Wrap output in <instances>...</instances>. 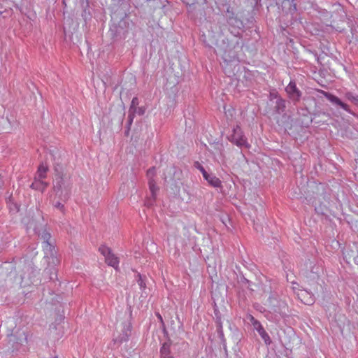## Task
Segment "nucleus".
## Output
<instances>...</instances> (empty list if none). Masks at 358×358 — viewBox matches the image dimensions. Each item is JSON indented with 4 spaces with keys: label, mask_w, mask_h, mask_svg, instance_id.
Segmentation results:
<instances>
[{
    "label": "nucleus",
    "mask_w": 358,
    "mask_h": 358,
    "mask_svg": "<svg viewBox=\"0 0 358 358\" xmlns=\"http://www.w3.org/2000/svg\"><path fill=\"white\" fill-rule=\"evenodd\" d=\"M43 247L45 249H48V248L51 249V248H52L51 245L48 241H44V246Z\"/></svg>",
    "instance_id": "obj_25"
},
{
    "label": "nucleus",
    "mask_w": 358,
    "mask_h": 358,
    "mask_svg": "<svg viewBox=\"0 0 358 358\" xmlns=\"http://www.w3.org/2000/svg\"><path fill=\"white\" fill-rule=\"evenodd\" d=\"M50 238V234L49 233H45V234L43 235V238L45 240H48Z\"/></svg>",
    "instance_id": "obj_27"
},
{
    "label": "nucleus",
    "mask_w": 358,
    "mask_h": 358,
    "mask_svg": "<svg viewBox=\"0 0 358 358\" xmlns=\"http://www.w3.org/2000/svg\"><path fill=\"white\" fill-rule=\"evenodd\" d=\"M230 141L238 146L248 147L247 140L245 138L241 127L237 125L233 129V134L230 136Z\"/></svg>",
    "instance_id": "obj_2"
},
{
    "label": "nucleus",
    "mask_w": 358,
    "mask_h": 358,
    "mask_svg": "<svg viewBox=\"0 0 358 358\" xmlns=\"http://www.w3.org/2000/svg\"><path fill=\"white\" fill-rule=\"evenodd\" d=\"M8 280L13 284L21 285L22 282V277L15 269H13L9 273Z\"/></svg>",
    "instance_id": "obj_7"
},
{
    "label": "nucleus",
    "mask_w": 358,
    "mask_h": 358,
    "mask_svg": "<svg viewBox=\"0 0 358 358\" xmlns=\"http://www.w3.org/2000/svg\"><path fill=\"white\" fill-rule=\"evenodd\" d=\"M336 11L338 14H341V15H344L345 14V12H344V10L342 7L341 6H338V8L336 9Z\"/></svg>",
    "instance_id": "obj_24"
},
{
    "label": "nucleus",
    "mask_w": 358,
    "mask_h": 358,
    "mask_svg": "<svg viewBox=\"0 0 358 358\" xmlns=\"http://www.w3.org/2000/svg\"><path fill=\"white\" fill-rule=\"evenodd\" d=\"M321 93L331 103L341 106L348 112L350 111L349 106L346 103L342 102L337 96L324 91H321Z\"/></svg>",
    "instance_id": "obj_6"
},
{
    "label": "nucleus",
    "mask_w": 358,
    "mask_h": 358,
    "mask_svg": "<svg viewBox=\"0 0 358 358\" xmlns=\"http://www.w3.org/2000/svg\"><path fill=\"white\" fill-rule=\"evenodd\" d=\"M160 353L163 358H172L171 356L170 344L164 343L160 349Z\"/></svg>",
    "instance_id": "obj_11"
},
{
    "label": "nucleus",
    "mask_w": 358,
    "mask_h": 358,
    "mask_svg": "<svg viewBox=\"0 0 358 358\" xmlns=\"http://www.w3.org/2000/svg\"><path fill=\"white\" fill-rule=\"evenodd\" d=\"M345 97L355 103H358V97L354 96L351 92L345 94Z\"/></svg>",
    "instance_id": "obj_18"
},
{
    "label": "nucleus",
    "mask_w": 358,
    "mask_h": 358,
    "mask_svg": "<svg viewBox=\"0 0 358 358\" xmlns=\"http://www.w3.org/2000/svg\"><path fill=\"white\" fill-rule=\"evenodd\" d=\"M218 332L220 334V338L222 339L223 337H224V334H223V332H222V326L221 325L220 326Z\"/></svg>",
    "instance_id": "obj_26"
},
{
    "label": "nucleus",
    "mask_w": 358,
    "mask_h": 358,
    "mask_svg": "<svg viewBox=\"0 0 358 358\" xmlns=\"http://www.w3.org/2000/svg\"><path fill=\"white\" fill-rule=\"evenodd\" d=\"M136 278H138V283L139 285L140 289H145L147 288V287H146L144 280L142 278V276L139 273H138L136 275Z\"/></svg>",
    "instance_id": "obj_15"
},
{
    "label": "nucleus",
    "mask_w": 358,
    "mask_h": 358,
    "mask_svg": "<svg viewBox=\"0 0 358 358\" xmlns=\"http://www.w3.org/2000/svg\"><path fill=\"white\" fill-rule=\"evenodd\" d=\"M296 296L305 305L310 306L315 301L313 292H297Z\"/></svg>",
    "instance_id": "obj_4"
},
{
    "label": "nucleus",
    "mask_w": 358,
    "mask_h": 358,
    "mask_svg": "<svg viewBox=\"0 0 358 358\" xmlns=\"http://www.w3.org/2000/svg\"><path fill=\"white\" fill-rule=\"evenodd\" d=\"M136 99H137L136 98H134L132 100V103H134Z\"/></svg>",
    "instance_id": "obj_28"
},
{
    "label": "nucleus",
    "mask_w": 358,
    "mask_h": 358,
    "mask_svg": "<svg viewBox=\"0 0 358 358\" xmlns=\"http://www.w3.org/2000/svg\"><path fill=\"white\" fill-rule=\"evenodd\" d=\"M156 175V169L155 167H152L149 169L147 171V176L149 178V187L151 192L152 196L154 199L156 196L157 192L158 191V187L156 185V182L154 180L153 178Z\"/></svg>",
    "instance_id": "obj_3"
},
{
    "label": "nucleus",
    "mask_w": 358,
    "mask_h": 358,
    "mask_svg": "<svg viewBox=\"0 0 358 358\" xmlns=\"http://www.w3.org/2000/svg\"><path fill=\"white\" fill-rule=\"evenodd\" d=\"M213 294L212 296V299L213 300L214 303V307H215V313L217 315V305H216V300L217 299L218 294L220 292H213Z\"/></svg>",
    "instance_id": "obj_20"
},
{
    "label": "nucleus",
    "mask_w": 358,
    "mask_h": 358,
    "mask_svg": "<svg viewBox=\"0 0 358 358\" xmlns=\"http://www.w3.org/2000/svg\"><path fill=\"white\" fill-rule=\"evenodd\" d=\"M8 336H9L10 338V341H12V342H16V343H19L20 344H22L23 343H27V336L25 334V333L23 331L22 332V338H20L18 339H16L15 338V336L14 335H13V334H8Z\"/></svg>",
    "instance_id": "obj_12"
},
{
    "label": "nucleus",
    "mask_w": 358,
    "mask_h": 358,
    "mask_svg": "<svg viewBox=\"0 0 358 358\" xmlns=\"http://www.w3.org/2000/svg\"><path fill=\"white\" fill-rule=\"evenodd\" d=\"M156 315H157V318L159 319L160 323L162 324V326L164 328L165 324H164V322L162 315L159 313H156Z\"/></svg>",
    "instance_id": "obj_23"
},
{
    "label": "nucleus",
    "mask_w": 358,
    "mask_h": 358,
    "mask_svg": "<svg viewBox=\"0 0 358 358\" xmlns=\"http://www.w3.org/2000/svg\"><path fill=\"white\" fill-rule=\"evenodd\" d=\"M198 169L201 172L203 177L204 178H205V177H206L208 175V173L206 172V171L205 170V169L203 166H199Z\"/></svg>",
    "instance_id": "obj_22"
},
{
    "label": "nucleus",
    "mask_w": 358,
    "mask_h": 358,
    "mask_svg": "<svg viewBox=\"0 0 358 358\" xmlns=\"http://www.w3.org/2000/svg\"><path fill=\"white\" fill-rule=\"evenodd\" d=\"M131 325L130 323H128L127 324L125 325L124 327V330H125V338H124V340L127 341L129 338V334L127 333V331H131Z\"/></svg>",
    "instance_id": "obj_21"
},
{
    "label": "nucleus",
    "mask_w": 358,
    "mask_h": 358,
    "mask_svg": "<svg viewBox=\"0 0 358 358\" xmlns=\"http://www.w3.org/2000/svg\"><path fill=\"white\" fill-rule=\"evenodd\" d=\"M289 97L293 100L298 101L301 96L300 91L296 88L294 82H290L285 89Z\"/></svg>",
    "instance_id": "obj_5"
},
{
    "label": "nucleus",
    "mask_w": 358,
    "mask_h": 358,
    "mask_svg": "<svg viewBox=\"0 0 358 358\" xmlns=\"http://www.w3.org/2000/svg\"><path fill=\"white\" fill-rule=\"evenodd\" d=\"M205 180H206L210 185L214 187H222L221 180L213 175L208 174L206 177H205Z\"/></svg>",
    "instance_id": "obj_10"
},
{
    "label": "nucleus",
    "mask_w": 358,
    "mask_h": 358,
    "mask_svg": "<svg viewBox=\"0 0 358 358\" xmlns=\"http://www.w3.org/2000/svg\"><path fill=\"white\" fill-rule=\"evenodd\" d=\"M255 329L259 333L266 345H269L271 343V339L269 335L265 331L261 323L257 325Z\"/></svg>",
    "instance_id": "obj_8"
},
{
    "label": "nucleus",
    "mask_w": 358,
    "mask_h": 358,
    "mask_svg": "<svg viewBox=\"0 0 358 358\" xmlns=\"http://www.w3.org/2000/svg\"><path fill=\"white\" fill-rule=\"evenodd\" d=\"M281 3L284 6H286L287 5L289 6V10H296V5L294 4V0H282Z\"/></svg>",
    "instance_id": "obj_14"
},
{
    "label": "nucleus",
    "mask_w": 358,
    "mask_h": 358,
    "mask_svg": "<svg viewBox=\"0 0 358 358\" xmlns=\"http://www.w3.org/2000/svg\"><path fill=\"white\" fill-rule=\"evenodd\" d=\"M54 358H57V357H54Z\"/></svg>",
    "instance_id": "obj_29"
},
{
    "label": "nucleus",
    "mask_w": 358,
    "mask_h": 358,
    "mask_svg": "<svg viewBox=\"0 0 358 358\" xmlns=\"http://www.w3.org/2000/svg\"><path fill=\"white\" fill-rule=\"evenodd\" d=\"M54 207L57 209H58L61 213H64L65 212V207L64 205L62 204L61 202H57L54 204Z\"/></svg>",
    "instance_id": "obj_19"
},
{
    "label": "nucleus",
    "mask_w": 358,
    "mask_h": 358,
    "mask_svg": "<svg viewBox=\"0 0 358 358\" xmlns=\"http://www.w3.org/2000/svg\"><path fill=\"white\" fill-rule=\"evenodd\" d=\"M63 179L62 178H56L55 184L54 185V189L59 191L62 189V182Z\"/></svg>",
    "instance_id": "obj_16"
},
{
    "label": "nucleus",
    "mask_w": 358,
    "mask_h": 358,
    "mask_svg": "<svg viewBox=\"0 0 358 358\" xmlns=\"http://www.w3.org/2000/svg\"><path fill=\"white\" fill-rule=\"evenodd\" d=\"M99 251L104 256L105 262L108 266L113 267L116 270L118 268L120 263L119 259L112 252L110 248L106 245H101L99 248Z\"/></svg>",
    "instance_id": "obj_1"
},
{
    "label": "nucleus",
    "mask_w": 358,
    "mask_h": 358,
    "mask_svg": "<svg viewBox=\"0 0 358 358\" xmlns=\"http://www.w3.org/2000/svg\"><path fill=\"white\" fill-rule=\"evenodd\" d=\"M247 319L251 322L254 329L260 324V322L256 320L252 315H248Z\"/></svg>",
    "instance_id": "obj_17"
},
{
    "label": "nucleus",
    "mask_w": 358,
    "mask_h": 358,
    "mask_svg": "<svg viewBox=\"0 0 358 358\" xmlns=\"http://www.w3.org/2000/svg\"><path fill=\"white\" fill-rule=\"evenodd\" d=\"M47 171V166L43 164L41 165L37 171L38 178L45 179L46 178Z\"/></svg>",
    "instance_id": "obj_13"
},
{
    "label": "nucleus",
    "mask_w": 358,
    "mask_h": 358,
    "mask_svg": "<svg viewBox=\"0 0 358 358\" xmlns=\"http://www.w3.org/2000/svg\"><path fill=\"white\" fill-rule=\"evenodd\" d=\"M48 187V183L43 181V179L35 178L32 182L31 187L32 189L43 192Z\"/></svg>",
    "instance_id": "obj_9"
}]
</instances>
